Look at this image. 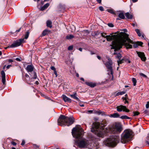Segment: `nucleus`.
I'll list each match as a JSON object with an SVG mask.
<instances>
[{
	"label": "nucleus",
	"instance_id": "nucleus-1",
	"mask_svg": "<svg viewBox=\"0 0 149 149\" xmlns=\"http://www.w3.org/2000/svg\"><path fill=\"white\" fill-rule=\"evenodd\" d=\"M84 133L83 129L80 126L74 127L72 130V136L76 139L75 144L79 148H87L90 144L89 141L84 137Z\"/></svg>",
	"mask_w": 149,
	"mask_h": 149
},
{
	"label": "nucleus",
	"instance_id": "nucleus-2",
	"mask_svg": "<svg viewBox=\"0 0 149 149\" xmlns=\"http://www.w3.org/2000/svg\"><path fill=\"white\" fill-rule=\"evenodd\" d=\"M121 35L123 36L120 39L118 40L117 41L118 42V43L116 45V47L114 48L113 45H111V49H114V52L113 54L116 55V57L120 60L122 56L121 54L118 52V51L119 50L123 45H124L127 49H130L132 47V45L128 44L126 43V41L127 40L128 42L131 43H133V42L129 38L128 34L125 33L121 32L120 33Z\"/></svg>",
	"mask_w": 149,
	"mask_h": 149
},
{
	"label": "nucleus",
	"instance_id": "nucleus-3",
	"mask_svg": "<svg viewBox=\"0 0 149 149\" xmlns=\"http://www.w3.org/2000/svg\"><path fill=\"white\" fill-rule=\"evenodd\" d=\"M57 122L58 125L61 126H69L73 123L74 120L72 117H68L61 115L58 120Z\"/></svg>",
	"mask_w": 149,
	"mask_h": 149
},
{
	"label": "nucleus",
	"instance_id": "nucleus-4",
	"mask_svg": "<svg viewBox=\"0 0 149 149\" xmlns=\"http://www.w3.org/2000/svg\"><path fill=\"white\" fill-rule=\"evenodd\" d=\"M119 137L118 136H113L108 138L103 143L107 146L114 147L119 142Z\"/></svg>",
	"mask_w": 149,
	"mask_h": 149
},
{
	"label": "nucleus",
	"instance_id": "nucleus-5",
	"mask_svg": "<svg viewBox=\"0 0 149 149\" xmlns=\"http://www.w3.org/2000/svg\"><path fill=\"white\" fill-rule=\"evenodd\" d=\"M132 132L130 130H125L122 134L120 142L125 143L130 141L132 138Z\"/></svg>",
	"mask_w": 149,
	"mask_h": 149
},
{
	"label": "nucleus",
	"instance_id": "nucleus-6",
	"mask_svg": "<svg viewBox=\"0 0 149 149\" xmlns=\"http://www.w3.org/2000/svg\"><path fill=\"white\" fill-rule=\"evenodd\" d=\"M112 33H110V35H106V33H101V35L103 37L106 38L108 41H111L113 40L111 42V45H113L114 48H115L116 47V45L119 43L117 41L119 39H118L117 35H112Z\"/></svg>",
	"mask_w": 149,
	"mask_h": 149
},
{
	"label": "nucleus",
	"instance_id": "nucleus-7",
	"mask_svg": "<svg viewBox=\"0 0 149 149\" xmlns=\"http://www.w3.org/2000/svg\"><path fill=\"white\" fill-rule=\"evenodd\" d=\"M122 130L121 125L118 123H116L113 126L109 128V132L113 134L118 133L120 132Z\"/></svg>",
	"mask_w": 149,
	"mask_h": 149
},
{
	"label": "nucleus",
	"instance_id": "nucleus-8",
	"mask_svg": "<svg viewBox=\"0 0 149 149\" xmlns=\"http://www.w3.org/2000/svg\"><path fill=\"white\" fill-rule=\"evenodd\" d=\"M108 61L104 63L107 69V71L109 72L110 74L113 75V71L112 67V62L111 59L109 57H107Z\"/></svg>",
	"mask_w": 149,
	"mask_h": 149
},
{
	"label": "nucleus",
	"instance_id": "nucleus-9",
	"mask_svg": "<svg viewBox=\"0 0 149 149\" xmlns=\"http://www.w3.org/2000/svg\"><path fill=\"white\" fill-rule=\"evenodd\" d=\"M95 129L94 130L95 131V134L98 137L103 138L104 135V133L103 130H98L99 126L98 124L96 123L95 124Z\"/></svg>",
	"mask_w": 149,
	"mask_h": 149
},
{
	"label": "nucleus",
	"instance_id": "nucleus-10",
	"mask_svg": "<svg viewBox=\"0 0 149 149\" xmlns=\"http://www.w3.org/2000/svg\"><path fill=\"white\" fill-rule=\"evenodd\" d=\"M24 38L21 39L15 42L12 44L9 47L13 48L19 46L21 45L22 42L24 41Z\"/></svg>",
	"mask_w": 149,
	"mask_h": 149
},
{
	"label": "nucleus",
	"instance_id": "nucleus-11",
	"mask_svg": "<svg viewBox=\"0 0 149 149\" xmlns=\"http://www.w3.org/2000/svg\"><path fill=\"white\" fill-rule=\"evenodd\" d=\"M116 109L117 111L119 112H121L123 110L124 111L128 112L130 111L129 109L126 108L125 106L122 105L117 107Z\"/></svg>",
	"mask_w": 149,
	"mask_h": 149
},
{
	"label": "nucleus",
	"instance_id": "nucleus-12",
	"mask_svg": "<svg viewBox=\"0 0 149 149\" xmlns=\"http://www.w3.org/2000/svg\"><path fill=\"white\" fill-rule=\"evenodd\" d=\"M136 53L138 56L141 58L142 61H144L146 60V58L145 56V55L143 53L138 51H136Z\"/></svg>",
	"mask_w": 149,
	"mask_h": 149
},
{
	"label": "nucleus",
	"instance_id": "nucleus-13",
	"mask_svg": "<svg viewBox=\"0 0 149 149\" xmlns=\"http://www.w3.org/2000/svg\"><path fill=\"white\" fill-rule=\"evenodd\" d=\"M34 68V66L32 64H31L30 65H28L27 66L26 69L28 72H31V73L33 72V70Z\"/></svg>",
	"mask_w": 149,
	"mask_h": 149
},
{
	"label": "nucleus",
	"instance_id": "nucleus-14",
	"mask_svg": "<svg viewBox=\"0 0 149 149\" xmlns=\"http://www.w3.org/2000/svg\"><path fill=\"white\" fill-rule=\"evenodd\" d=\"M69 96L71 98L75 99L76 100L78 101H79V100L78 97V96L77 95L76 92H74L72 94L70 95Z\"/></svg>",
	"mask_w": 149,
	"mask_h": 149
},
{
	"label": "nucleus",
	"instance_id": "nucleus-15",
	"mask_svg": "<svg viewBox=\"0 0 149 149\" xmlns=\"http://www.w3.org/2000/svg\"><path fill=\"white\" fill-rule=\"evenodd\" d=\"M62 97L65 102H68L69 103H71V100L70 98L67 97L65 95H63L62 96Z\"/></svg>",
	"mask_w": 149,
	"mask_h": 149
},
{
	"label": "nucleus",
	"instance_id": "nucleus-16",
	"mask_svg": "<svg viewBox=\"0 0 149 149\" xmlns=\"http://www.w3.org/2000/svg\"><path fill=\"white\" fill-rule=\"evenodd\" d=\"M2 75V81L3 84H4L6 81L5 74L4 71L3 70L1 72Z\"/></svg>",
	"mask_w": 149,
	"mask_h": 149
},
{
	"label": "nucleus",
	"instance_id": "nucleus-17",
	"mask_svg": "<svg viewBox=\"0 0 149 149\" xmlns=\"http://www.w3.org/2000/svg\"><path fill=\"white\" fill-rule=\"evenodd\" d=\"M29 74L30 75L31 77V81H32L33 79H36L37 78V75L35 72H33L31 73H29Z\"/></svg>",
	"mask_w": 149,
	"mask_h": 149
},
{
	"label": "nucleus",
	"instance_id": "nucleus-18",
	"mask_svg": "<svg viewBox=\"0 0 149 149\" xmlns=\"http://www.w3.org/2000/svg\"><path fill=\"white\" fill-rule=\"evenodd\" d=\"M85 84L88 86L91 87H94L96 85L95 83L91 82H86Z\"/></svg>",
	"mask_w": 149,
	"mask_h": 149
},
{
	"label": "nucleus",
	"instance_id": "nucleus-19",
	"mask_svg": "<svg viewBox=\"0 0 149 149\" xmlns=\"http://www.w3.org/2000/svg\"><path fill=\"white\" fill-rule=\"evenodd\" d=\"M46 26L48 27L51 28L52 27V21L49 20H47L46 22Z\"/></svg>",
	"mask_w": 149,
	"mask_h": 149
},
{
	"label": "nucleus",
	"instance_id": "nucleus-20",
	"mask_svg": "<svg viewBox=\"0 0 149 149\" xmlns=\"http://www.w3.org/2000/svg\"><path fill=\"white\" fill-rule=\"evenodd\" d=\"M49 6V3L45 4L43 7H41L40 10H43L47 8Z\"/></svg>",
	"mask_w": 149,
	"mask_h": 149
},
{
	"label": "nucleus",
	"instance_id": "nucleus-21",
	"mask_svg": "<svg viewBox=\"0 0 149 149\" xmlns=\"http://www.w3.org/2000/svg\"><path fill=\"white\" fill-rule=\"evenodd\" d=\"M110 117L114 118L119 117L120 116L117 113H114L112 114H111Z\"/></svg>",
	"mask_w": 149,
	"mask_h": 149
},
{
	"label": "nucleus",
	"instance_id": "nucleus-22",
	"mask_svg": "<svg viewBox=\"0 0 149 149\" xmlns=\"http://www.w3.org/2000/svg\"><path fill=\"white\" fill-rule=\"evenodd\" d=\"M125 58H123L119 60H118L117 61V62L118 63V66L120 64H121L123 63L124 62V61H125Z\"/></svg>",
	"mask_w": 149,
	"mask_h": 149
},
{
	"label": "nucleus",
	"instance_id": "nucleus-23",
	"mask_svg": "<svg viewBox=\"0 0 149 149\" xmlns=\"http://www.w3.org/2000/svg\"><path fill=\"white\" fill-rule=\"evenodd\" d=\"M125 15L127 18L129 19H131L132 17V15H130V13L128 12L126 13Z\"/></svg>",
	"mask_w": 149,
	"mask_h": 149
},
{
	"label": "nucleus",
	"instance_id": "nucleus-24",
	"mask_svg": "<svg viewBox=\"0 0 149 149\" xmlns=\"http://www.w3.org/2000/svg\"><path fill=\"white\" fill-rule=\"evenodd\" d=\"M25 77H26L25 79L26 82L27 83H29L28 81H29L30 80L31 81V78H30L29 76L27 74H25Z\"/></svg>",
	"mask_w": 149,
	"mask_h": 149
},
{
	"label": "nucleus",
	"instance_id": "nucleus-25",
	"mask_svg": "<svg viewBox=\"0 0 149 149\" xmlns=\"http://www.w3.org/2000/svg\"><path fill=\"white\" fill-rule=\"evenodd\" d=\"M48 31L47 30H44L42 33L41 35L40 36L41 37H42L43 36H45L47 34V32Z\"/></svg>",
	"mask_w": 149,
	"mask_h": 149
},
{
	"label": "nucleus",
	"instance_id": "nucleus-26",
	"mask_svg": "<svg viewBox=\"0 0 149 149\" xmlns=\"http://www.w3.org/2000/svg\"><path fill=\"white\" fill-rule=\"evenodd\" d=\"M74 37V36L73 35H69L67 36L66 37V38L67 39L70 40L72 39Z\"/></svg>",
	"mask_w": 149,
	"mask_h": 149
},
{
	"label": "nucleus",
	"instance_id": "nucleus-27",
	"mask_svg": "<svg viewBox=\"0 0 149 149\" xmlns=\"http://www.w3.org/2000/svg\"><path fill=\"white\" fill-rule=\"evenodd\" d=\"M131 40L132 41V42H133V43H131V44H134L133 45L134 47V48H136L138 46V45H137L136 42V43H134V42H133L132 40ZM126 43H127L128 44L131 45V44H130V43L131 44V43H130L129 42H128L127 40L126 41Z\"/></svg>",
	"mask_w": 149,
	"mask_h": 149
},
{
	"label": "nucleus",
	"instance_id": "nucleus-28",
	"mask_svg": "<svg viewBox=\"0 0 149 149\" xmlns=\"http://www.w3.org/2000/svg\"><path fill=\"white\" fill-rule=\"evenodd\" d=\"M118 16L121 19H123L125 18L124 15L123 13H120L119 14Z\"/></svg>",
	"mask_w": 149,
	"mask_h": 149
},
{
	"label": "nucleus",
	"instance_id": "nucleus-29",
	"mask_svg": "<svg viewBox=\"0 0 149 149\" xmlns=\"http://www.w3.org/2000/svg\"><path fill=\"white\" fill-rule=\"evenodd\" d=\"M120 118H121L122 119H130V118L127 116L124 115V116H121L120 117Z\"/></svg>",
	"mask_w": 149,
	"mask_h": 149
},
{
	"label": "nucleus",
	"instance_id": "nucleus-30",
	"mask_svg": "<svg viewBox=\"0 0 149 149\" xmlns=\"http://www.w3.org/2000/svg\"><path fill=\"white\" fill-rule=\"evenodd\" d=\"M125 91H122V92H118L116 94V96H118L119 95H123V94H125Z\"/></svg>",
	"mask_w": 149,
	"mask_h": 149
},
{
	"label": "nucleus",
	"instance_id": "nucleus-31",
	"mask_svg": "<svg viewBox=\"0 0 149 149\" xmlns=\"http://www.w3.org/2000/svg\"><path fill=\"white\" fill-rule=\"evenodd\" d=\"M29 35V32L28 31H27L25 33V36H24V38L25 39H27L28 38Z\"/></svg>",
	"mask_w": 149,
	"mask_h": 149
},
{
	"label": "nucleus",
	"instance_id": "nucleus-32",
	"mask_svg": "<svg viewBox=\"0 0 149 149\" xmlns=\"http://www.w3.org/2000/svg\"><path fill=\"white\" fill-rule=\"evenodd\" d=\"M132 82L133 83V85L134 86H135L136 85V79L134 78H133L132 79Z\"/></svg>",
	"mask_w": 149,
	"mask_h": 149
},
{
	"label": "nucleus",
	"instance_id": "nucleus-33",
	"mask_svg": "<svg viewBox=\"0 0 149 149\" xmlns=\"http://www.w3.org/2000/svg\"><path fill=\"white\" fill-rule=\"evenodd\" d=\"M135 31L138 34V36L140 37L141 36V34L139 30L138 29H136Z\"/></svg>",
	"mask_w": 149,
	"mask_h": 149
},
{
	"label": "nucleus",
	"instance_id": "nucleus-34",
	"mask_svg": "<svg viewBox=\"0 0 149 149\" xmlns=\"http://www.w3.org/2000/svg\"><path fill=\"white\" fill-rule=\"evenodd\" d=\"M136 43L138 46H141L143 44V43L142 42L140 41H137Z\"/></svg>",
	"mask_w": 149,
	"mask_h": 149
},
{
	"label": "nucleus",
	"instance_id": "nucleus-35",
	"mask_svg": "<svg viewBox=\"0 0 149 149\" xmlns=\"http://www.w3.org/2000/svg\"><path fill=\"white\" fill-rule=\"evenodd\" d=\"M133 116H135L139 115V113L137 111H135L133 112Z\"/></svg>",
	"mask_w": 149,
	"mask_h": 149
},
{
	"label": "nucleus",
	"instance_id": "nucleus-36",
	"mask_svg": "<svg viewBox=\"0 0 149 149\" xmlns=\"http://www.w3.org/2000/svg\"><path fill=\"white\" fill-rule=\"evenodd\" d=\"M146 142L148 146H149V134L147 137V140L146 141Z\"/></svg>",
	"mask_w": 149,
	"mask_h": 149
},
{
	"label": "nucleus",
	"instance_id": "nucleus-37",
	"mask_svg": "<svg viewBox=\"0 0 149 149\" xmlns=\"http://www.w3.org/2000/svg\"><path fill=\"white\" fill-rule=\"evenodd\" d=\"M33 146L34 148L36 149H39V146H38L36 144H33Z\"/></svg>",
	"mask_w": 149,
	"mask_h": 149
},
{
	"label": "nucleus",
	"instance_id": "nucleus-38",
	"mask_svg": "<svg viewBox=\"0 0 149 149\" xmlns=\"http://www.w3.org/2000/svg\"><path fill=\"white\" fill-rule=\"evenodd\" d=\"M108 11L111 14H114V13L113 10L112 9L108 10Z\"/></svg>",
	"mask_w": 149,
	"mask_h": 149
},
{
	"label": "nucleus",
	"instance_id": "nucleus-39",
	"mask_svg": "<svg viewBox=\"0 0 149 149\" xmlns=\"http://www.w3.org/2000/svg\"><path fill=\"white\" fill-rule=\"evenodd\" d=\"M107 25L109 27H112L113 26V25L112 23H108Z\"/></svg>",
	"mask_w": 149,
	"mask_h": 149
},
{
	"label": "nucleus",
	"instance_id": "nucleus-40",
	"mask_svg": "<svg viewBox=\"0 0 149 149\" xmlns=\"http://www.w3.org/2000/svg\"><path fill=\"white\" fill-rule=\"evenodd\" d=\"M72 49H73V46L72 45L69 46V47H68V49L69 50H71Z\"/></svg>",
	"mask_w": 149,
	"mask_h": 149
},
{
	"label": "nucleus",
	"instance_id": "nucleus-41",
	"mask_svg": "<svg viewBox=\"0 0 149 149\" xmlns=\"http://www.w3.org/2000/svg\"><path fill=\"white\" fill-rule=\"evenodd\" d=\"M99 9L101 11H103L104 10V8L102 6H100L99 7Z\"/></svg>",
	"mask_w": 149,
	"mask_h": 149
},
{
	"label": "nucleus",
	"instance_id": "nucleus-42",
	"mask_svg": "<svg viewBox=\"0 0 149 149\" xmlns=\"http://www.w3.org/2000/svg\"><path fill=\"white\" fill-rule=\"evenodd\" d=\"M51 69L52 70H54V71L56 70V69L54 66H51Z\"/></svg>",
	"mask_w": 149,
	"mask_h": 149
},
{
	"label": "nucleus",
	"instance_id": "nucleus-43",
	"mask_svg": "<svg viewBox=\"0 0 149 149\" xmlns=\"http://www.w3.org/2000/svg\"><path fill=\"white\" fill-rule=\"evenodd\" d=\"M149 107V102H148L146 105V108L148 109Z\"/></svg>",
	"mask_w": 149,
	"mask_h": 149
},
{
	"label": "nucleus",
	"instance_id": "nucleus-44",
	"mask_svg": "<svg viewBox=\"0 0 149 149\" xmlns=\"http://www.w3.org/2000/svg\"><path fill=\"white\" fill-rule=\"evenodd\" d=\"M140 75L141 76H142L143 77H146V75H145V74H143V73H140Z\"/></svg>",
	"mask_w": 149,
	"mask_h": 149
},
{
	"label": "nucleus",
	"instance_id": "nucleus-45",
	"mask_svg": "<svg viewBox=\"0 0 149 149\" xmlns=\"http://www.w3.org/2000/svg\"><path fill=\"white\" fill-rule=\"evenodd\" d=\"M125 62H127L129 63H130V60H128L127 59H125Z\"/></svg>",
	"mask_w": 149,
	"mask_h": 149
},
{
	"label": "nucleus",
	"instance_id": "nucleus-46",
	"mask_svg": "<svg viewBox=\"0 0 149 149\" xmlns=\"http://www.w3.org/2000/svg\"><path fill=\"white\" fill-rule=\"evenodd\" d=\"M25 143V141H24V140H23L22 141V143H21V145H22V146H23L24 145V144Z\"/></svg>",
	"mask_w": 149,
	"mask_h": 149
},
{
	"label": "nucleus",
	"instance_id": "nucleus-47",
	"mask_svg": "<svg viewBox=\"0 0 149 149\" xmlns=\"http://www.w3.org/2000/svg\"><path fill=\"white\" fill-rule=\"evenodd\" d=\"M54 73L56 75V77H57V73L56 70L54 71Z\"/></svg>",
	"mask_w": 149,
	"mask_h": 149
},
{
	"label": "nucleus",
	"instance_id": "nucleus-48",
	"mask_svg": "<svg viewBox=\"0 0 149 149\" xmlns=\"http://www.w3.org/2000/svg\"><path fill=\"white\" fill-rule=\"evenodd\" d=\"M11 144L14 146H15L16 145V143L13 141H12L11 142Z\"/></svg>",
	"mask_w": 149,
	"mask_h": 149
},
{
	"label": "nucleus",
	"instance_id": "nucleus-49",
	"mask_svg": "<svg viewBox=\"0 0 149 149\" xmlns=\"http://www.w3.org/2000/svg\"><path fill=\"white\" fill-rule=\"evenodd\" d=\"M87 112L89 113H91L93 112V111L91 110H88L87 111Z\"/></svg>",
	"mask_w": 149,
	"mask_h": 149
},
{
	"label": "nucleus",
	"instance_id": "nucleus-50",
	"mask_svg": "<svg viewBox=\"0 0 149 149\" xmlns=\"http://www.w3.org/2000/svg\"><path fill=\"white\" fill-rule=\"evenodd\" d=\"M15 60L17 61H21V60L20 59V58H16V59H15Z\"/></svg>",
	"mask_w": 149,
	"mask_h": 149
},
{
	"label": "nucleus",
	"instance_id": "nucleus-51",
	"mask_svg": "<svg viewBox=\"0 0 149 149\" xmlns=\"http://www.w3.org/2000/svg\"><path fill=\"white\" fill-rule=\"evenodd\" d=\"M96 0L99 3H100L101 2L102 0Z\"/></svg>",
	"mask_w": 149,
	"mask_h": 149
},
{
	"label": "nucleus",
	"instance_id": "nucleus-52",
	"mask_svg": "<svg viewBox=\"0 0 149 149\" xmlns=\"http://www.w3.org/2000/svg\"><path fill=\"white\" fill-rule=\"evenodd\" d=\"M8 61L9 62H13V60L11 59H9L8 60Z\"/></svg>",
	"mask_w": 149,
	"mask_h": 149
},
{
	"label": "nucleus",
	"instance_id": "nucleus-53",
	"mask_svg": "<svg viewBox=\"0 0 149 149\" xmlns=\"http://www.w3.org/2000/svg\"><path fill=\"white\" fill-rule=\"evenodd\" d=\"M99 32H97L95 33V36H97L98 35H99Z\"/></svg>",
	"mask_w": 149,
	"mask_h": 149
},
{
	"label": "nucleus",
	"instance_id": "nucleus-54",
	"mask_svg": "<svg viewBox=\"0 0 149 149\" xmlns=\"http://www.w3.org/2000/svg\"><path fill=\"white\" fill-rule=\"evenodd\" d=\"M122 30L124 32H127V30L126 29H122Z\"/></svg>",
	"mask_w": 149,
	"mask_h": 149
},
{
	"label": "nucleus",
	"instance_id": "nucleus-55",
	"mask_svg": "<svg viewBox=\"0 0 149 149\" xmlns=\"http://www.w3.org/2000/svg\"><path fill=\"white\" fill-rule=\"evenodd\" d=\"M11 65H8L7 67H6V68L7 69H8L9 68L11 67Z\"/></svg>",
	"mask_w": 149,
	"mask_h": 149
},
{
	"label": "nucleus",
	"instance_id": "nucleus-56",
	"mask_svg": "<svg viewBox=\"0 0 149 149\" xmlns=\"http://www.w3.org/2000/svg\"><path fill=\"white\" fill-rule=\"evenodd\" d=\"M97 113L98 114H101V112L100 111H97Z\"/></svg>",
	"mask_w": 149,
	"mask_h": 149
},
{
	"label": "nucleus",
	"instance_id": "nucleus-57",
	"mask_svg": "<svg viewBox=\"0 0 149 149\" xmlns=\"http://www.w3.org/2000/svg\"><path fill=\"white\" fill-rule=\"evenodd\" d=\"M97 57L98 59H99V60H100L101 57L100 56H97Z\"/></svg>",
	"mask_w": 149,
	"mask_h": 149
},
{
	"label": "nucleus",
	"instance_id": "nucleus-58",
	"mask_svg": "<svg viewBox=\"0 0 149 149\" xmlns=\"http://www.w3.org/2000/svg\"><path fill=\"white\" fill-rule=\"evenodd\" d=\"M21 29V28H20L19 29L17 30H16V32H19V31Z\"/></svg>",
	"mask_w": 149,
	"mask_h": 149
},
{
	"label": "nucleus",
	"instance_id": "nucleus-59",
	"mask_svg": "<svg viewBox=\"0 0 149 149\" xmlns=\"http://www.w3.org/2000/svg\"><path fill=\"white\" fill-rule=\"evenodd\" d=\"M145 113H147L148 112V111L147 110H145L144 112Z\"/></svg>",
	"mask_w": 149,
	"mask_h": 149
},
{
	"label": "nucleus",
	"instance_id": "nucleus-60",
	"mask_svg": "<svg viewBox=\"0 0 149 149\" xmlns=\"http://www.w3.org/2000/svg\"><path fill=\"white\" fill-rule=\"evenodd\" d=\"M79 51H80L81 52V51H82V48H79Z\"/></svg>",
	"mask_w": 149,
	"mask_h": 149
},
{
	"label": "nucleus",
	"instance_id": "nucleus-61",
	"mask_svg": "<svg viewBox=\"0 0 149 149\" xmlns=\"http://www.w3.org/2000/svg\"><path fill=\"white\" fill-rule=\"evenodd\" d=\"M133 2L134 3L137 2L138 1V0H132Z\"/></svg>",
	"mask_w": 149,
	"mask_h": 149
},
{
	"label": "nucleus",
	"instance_id": "nucleus-62",
	"mask_svg": "<svg viewBox=\"0 0 149 149\" xmlns=\"http://www.w3.org/2000/svg\"><path fill=\"white\" fill-rule=\"evenodd\" d=\"M80 79L83 81H84V79L83 78H81Z\"/></svg>",
	"mask_w": 149,
	"mask_h": 149
},
{
	"label": "nucleus",
	"instance_id": "nucleus-63",
	"mask_svg": "<svg viewBox=\"0 0 149 149\" xmlns=\"http://www.w3.org/2000/svg\"><path fill=\"white\" fill-rule=\"evenodd\" d=\"M76 76L77 77H79V74L78 73H77L76 74Z\"/></svg>",
	"mask_w": 149,
	"mask_h": 149
},
{
	"label": "nucleus",
	"instance_id": "nucleus-64",
	"mask_svg": "<svg viewBox=\"0 0 149 149\" xmlns=\"http://www.w3.org/2000/svg\"><path fill=\"white\" fill-rule=\"evenodd\" d=\"M39 84V83L38 81H36L35 82V84Z\"/></svg>",
	"mask_w": 149,
	"mask_h": 149
}]
</instances>
